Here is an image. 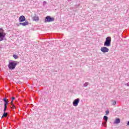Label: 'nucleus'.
<instances>
[{
	"instance_id": "f257e3e1",
	"label": "nucleus",
	"mask_w": 129,
	"mask_h": 129,
	"mask_svg": "<svg viewBox=\"0 0 129 129\" xmlns=\"http://www.w3.org/2000/svg\"><path fill=\"white\" fill-rule=\"evenodd\" d=\"M19 64V62L15 60H9L8 64V68L9 70H14L17 67V65Z\"/></svg>"
},
{
	"instance_id": "f03ea898",
	"label": "nucleus",
	"mask_w": 129,
	"mask_h": 129,
	"mask_svg": "<svg viewBox=\"0 0 129 129\" xmlns=\"http://www.w3.org/2000/svg\"><path fill=\"white\" fill-rule=\"evenodd\" d=\"M111 45V37L108 36L106 38V40L104 43V46L105 47H110Z\"/></svg>"
},
{
	"instance_id": "7ed1b4c3",
	"label": "nucleus",
	"mask_w": 129,
	"mask_h": 129,
	"mask_svg": "<svg viewBox=\"0 0 129 129\" xmlns=\"http://www.w3.org/2000/svg\"><path fill=\"white\" fill-rule=\"evenodd\" d=\"M6 35L5 30L3 28H0V42L6 40Z\"/></svg>"
},
{
	"instance_id": "20e7f679",
	"label": "nucleus",
	"mask_w": 129,
	"mask_h": 129,
	"mask_svg": "<svg viewBox=\"0 0 129 129\" xmlns=\"http://www.w3.org/2000/svg\"><path fill=\"white\" fill-rule=\"evenodd\" d=\"M55 19L53 17H51L50 16H47L45 17V23H50L51 22H54Z\"/></svg>"
},
{
	"instance_id": "39448f33",
	"label": "nucleus",
	"mask_w": 129,
	"mask_h": 129,
	"mask_svg": "<svg viewBox=\"0 0 129 129\" xmlns=\"http://www.w3.org/2000/svg\"><path fill=\"white\" fill-rule=\"evenodd\" d=\"M100 50L102 53H107L109 51V49L105 46L102 47Z\"/></svg>"
},
{
	"instance_id": "423d86ee",
	"label": "nucleus",
	"mask_w": 129,
	"mask_h": 129,
	"mask_svg": "<svg viewBox=\"0 0 129 129\" xmlns=\"http://www.w3.org/2000/svg\"><path fill=\"white\" fill-rule=\"evenodd\" d=\"M80 101V99L79 98H77L75 99L73 102V105H74V106H77Z\"/></svg>"
},
{
	"instance_id": "0eeeda50",
	"label": "nucleus",
	"mask_w": 129,
	"mask_h": 129,
	"mask_svg": "<svg viewBox=\"0 0 129 129\" xmlns=\"http://www.w3.org/2000/svg\"><path fill=\"white\" fill-rule=\"evenodd\" d=\"M19 22H20L21 23L23 22H26V17H25L24 16H21L19 17Z\"/></svg>"
},
{
	"instance_id": "6e6552de",
	"label": "nucleus",
	"mask_w": 129,
	"mask_h": 129,
	"mask_svg": "<svg viewBox=\"0 0 129 129\" xmlns=\"http://www.w3.org/2000/svg\"><path fill=\"white\" fill-rule=\"evenodd\" d=\"M20 25H21V26H23L24 27H25V26H28V25H29V22L26 21V22L19 23L18 26H20Z\"/></svg>"
},
{
	"instance_id": "1a4fd4ad",
	"label": "nucleus",
	"mask_w": 129,
	"mask_h": 129,
	"mask_svg": "<svg viewBox=\"0 0 129 129\" xmlns=\"http://www.w3.org/2000/svg\"><path fill=\"white\" fill-rule=\"evenodd\" d=\"M3 100L4 102V105H9V100L7 99V97L3 98Z\"/></svg>"
},
{
	"instance_id": "9d476101",
	"label": "nucleus",
	"mask_w": 129,
	"mask_h": 129,
	"mask_svg": "<svg viewBox=\"0 0 129 129\" xmlns=\"http://www.w3.org/2000/svg\"><path fill=\"white\" fill-rule=\"evenodd\" d=\"M114 123L116 124L120 123V119H119V118H116L115 121H114Z\"/></svg>"
},
{
	"instance_id": "9b49d317",
	"label": "nucleus",
	"mask_w": 129,
	"mask_h": 129,
	"mask_svg": "<svg viewBox=\"0 0 129 129\" xmlns=\"http://www.w3.org/2000/svg\"><path fill=\"white\" fill-rule=\"evenodd\" d=\"M33 21H35V22H37L39 21V17L37 16H34L32 18Z\"/></svg>"
},
{
	"instance_id": "f8f14e48",
	"label": "nucleus",
	"mask_w": 129,
	"mask_h": 129,
	"mask_svg": "<svg viewBox=\"0 0 129 129\" xmlns=\"http://www.w3.org/2000/svg\"><path fill=\"white\" fill-rule=\"evenodd\" d=\"M103 119L105 122H107V120H108V117H107V116H104Z\"/></svg>"
},
{
	"instance_id": "ddd939ff",
	"label": "nucleus",
	"mask_w": 129,
	"mask_h": 129,
	"mask_svg": "<svg viewBox=\"0 0 129 129\" xmlns=\"http://www.w3.org/2000/svg\"><path fill=\"white\" fill-rule=\"evenodd\" d=\"M8 115V112H4L3 115L2 117H6Z\"/></svg>"
},
{
	"instance_id": "4468645a",
	"label": "nucleus",
	"mask_w": 129,
	"mask_h": 129,
	"mask_svg": "<svg viewBox=\"0 0 129 129\" xmlns=\"http://www.w3.org/2000/svg\"><path fill=\"white\" fill-rule=\"evenodd\" d=\"M89 84V83L86 82L85 84H84L83 86L84 87H87L88 86Z\"/></svg>"
},
{
	"instance_id": "2eb2a0df",
	"label": "nucleus",
	"mask_w": 129,
	"mask_h": 129,
	"mask_svg": "<svg viewBox=\"0 0 129 129\" xmlns=\"http://www.w3.org/2000/svg\"><path fill=\"white\" fill-rule=\"evenodd\" d=\"M13 57L14 58V59H18V58H19V56L17 54H14Z\"/></svg>"
},
{
	"instance_id": "dca6fc26",
	"label": "nucleus",
	"mask_w": 129,
	"mask_h": 129,
	"mask_svg": "<svg viewBox=\"0 0 129 129\" xmlns=\"http://www.w3.org/2000/svg\"><path fill=\"white\" fill-rule=\"evenodd\" d=\"M106 123H107V122H105V121H104V122H103L102 123V125H103V126H106Z\"/></svg>"
},
{
	"instance_id": "f3484780",
	"label": "nucleus",
	"mask_w": 129,
	"mask_h": 129,
	"mask_svg": "<svg viewBox=\"0 0 129 129\" xmlns=\"http://www.w3.org/2000/svg\"><path fill=\"white\" fill-rule=\"evenodd\" d=\"M11 108L12 109H14V108H16V106H15V104H13L11 105V106H10Z\"/></svg>"
},
{
	"instance_id": "a211bd4d",
	"label": "nucleus",
	"mask_w": 129,
	"mask_h": 129,
	"mask_svg": "<svg viewBox=\"0 0 129 129\" xmlns=\"http://www.w3.org/2000/svg\"><path fill=\"white\" fill-rule=\"evenodd\" d=\"M112 102L113 105H115V104H116V101H115L114 100H112Z\"/></svg>"
},
{
	"instance_id": "6ab92c4d",
	"label": "nucleus",
	"mask_w": 129,
	"mask_h": 129,
	"mask_svg": "<svg viewBox=\"0 0 129 129\" xmlns=\"http://www.w3.org/2000/svg\"><path fill=\"white\" fill-rule=\"evenodd\" d=\"M105 113H106V115H107V114H109V111H108V110H107L105 111Z\"/></svg>"
},
{
	"instance_id": "aec40b11",
	"label": "nucleus",
	"mask_w": 129,
	"mask_h": 129,
	"mask_svg": "<svg viewBox=\"0 0 129 129\" xmlns=\"http://www.w3.org/2000/svg\"><path fill=\"white\" fill-rule=\"evenodd\" d=\"M11 105H12L13 104H14V101L12 100L11 103H10Z\"/></svg>"
},
{
	"instance_id": "412c9836",
	"label": "nucleus",
	"mask_w": 129,
	"mask_h": 129,
	"mask_svg": "<svg viewBox=\"0 0 129 129\" xmlns=\"http://www.w3.org/2000/svg\"><path fill=\"white\" fill-rule=\"evenodd\" d=\"M16 99V98H15V97H13L12 98V100L14 101V100H15Z\"/></svg>"
},
{
	"instance_id": "4be33fe9",
	"label": "nucleus",
	"mask_w": 129,
	"mask_h": 129,
	"mask_svg": "<svg viewBox=\"0 0 129 129\" xmlns=\"http://www.w3.org/2000/svg\"><path fill=\"white\" fill-rule=\"evenodd\" d=\"M8 108V105H4V108Z\"/></svg>"
},
{
	"instance_id": "5701e85b",
	"label": "nucleus",
	"mask_w": 129,
	"mask_h": 129,
	"mask_svg": "<svg viewBox=\"0 0 129 129\" xmlns=\"http://www.w3.org/2000/svg\"><path fill=\"white\" fill-rule=\"evenodd\" d=\"M6 110H7V108H4V109L3 110L4 112H6Z\"/></svg>"
},
{
	"instance_id": "b1692460",
	"label": "nucleus",
	"mask_w": 129,
	"mask_h": 129,
	"mask_svg": "<svg viewBox=\"0 0 129 129\" xmlns=\"http://www.w3.org/2000/svg\"><path fill=\"white\" fill-rule=\"evenodd\" d=\"M125 85H127V86H129V83H127V84H125Z\"/></svg>"
},
{
	"instance_id": "393cba45",
	"label": "nucleus",
	"mask_w": 129,
	"mask_h": 129,
	"mask_svg": "<svg viewBox=\"0 0 129 129\" xmlns=\"http://www.w3.org/2000/svg\"><path fill=\"white\" fill-rule=\"evenodd\" d=\"M43 4H46V2L44 1V2H43Z\"/></svg>"
}]
</instances>
